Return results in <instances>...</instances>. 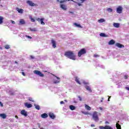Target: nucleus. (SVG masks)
Masks as SVG:
<instances>
[{"label":"nucleus","instance_id":"obj_33","mask_svg":"<svg viewBox=\"0 0 129 129\" xmlns=\"http://www.w3.org/2000/svg\"><path fill=\"white\" fill-rule=\"evenodd\" d=\"M72 2H73L74 3H75L76 4H77V5L79 6V7H80V6H82L81 3H78L75 2L73 0H72Z\"/></svg>","mask_w":129,"mask_h":129},{"label":"nucleus","instance_id":"obj_39","mask_svg":"<svg viewBox=\"0 0 129 129\" xmlns=\"http://www.w3.org/2000/svg\"><path fill=\"white\" fill-rule=\"evenodd\" d=\"M29 101H32V102H34V100H33V99L32 98H29Z\"/></svg>","mask_w":129,"mask_h":129},{"label":"nucleus","instance_id":"obj_15","mask_svg":"<svg viewBox=\"0 0 129 129\" xmlns=\"http://www.w3.org/2000/svg\"><path fill=\"white\" fill-rule=\"evenodd\" d=\"M41 116L42 118H47V117H48V114L46 113H44L41 114Z\"/></svg>","mask_w":129,"mask_h":129},{"label":"nucleus","instance_id":"obj_20","mask_svg":"<svg viewBox=\"0 0 129 129\" xmlns=\"http://www.w3.org/2000/svg\"><path fill=\"white\" fill-rule=\"evenodd\" d=\"M113 26L115 28H119V23H113Z\"/></svg>","mask_w":129,"mask_h":129},{"label":"nucleus","instance_id":"obj_38","mask_svg":"<svg viewBox=\"0 0 129 129\" xmlns=\"http://www.w3.org/2000/svg\"><path fill=\"white\" fill-rule=\"evenodd\" d=\"M25 37L26 38H28V39H32V37L29 36V35H26Z\"/></svg>","mask_w":129,"mask_h":129},{"label":"nucleus","instance_id":"obj_56","mask_svg":"<svg viewBox=\"0 0 129 129\" xmlns=\"http://www.w3.org/2000/svg\"><path fill=\"white\" fill-rule=\"evenodd\" d=\"M126 89H127V90H129V88L127 87H126Z\"/></svg>","mask_w":129,"mask_h":129},{"label":"nucleus","instance_id":"obj_43","mask_svg":"<svg viewBox=\"0 0 129 129\" xmlns=\"http://www.w3.org/2000/svg\"><path fill=\"white\" fill-rule=\"evenodd\" d=\"M94 57L95 58H97V57H99V55H98V54H94Z\"/></svg>","mask_w":129,"mask_h":129},{"label":"nucleus","instance_id":"obj_17","mask_svg":"<svg viewBox=\"0 0 129 129\" xmlns=\"http://www.w3.org/2000/svg\"><path fill=\"white\" fill-rule=\"evenodd\" d=\"M0 116L3 118V119L7 118V115L5 113L0 114Z\"/></svg>","mask_w":129,"mask_h":129},{"label":"nucleus","instance_id":"obj_57","mask_svg":"<svg viewBox=\"0 0 129 129\" xmlns=\"http://www.w3.org/2000/svg\"><path fill=\"white\" fill-rule=\"evenodd\" d=\"M91 126H92V127H93V126H94V124H92Z\"/></svg>","mask_w":129,"mask_h":129},{"label":"nucleus","instance_id":"obj_42","mask_svg":"<svg viewBox=\"0 0 129 129\" xmlns=\"http://www.w3.org/2000/svg\"><path fill=\"white\" fill-rule=\"evenodd\" d=\"M11 22L12 23V24H13V25H15V24H16V22H15V21L13 20H11Z\"/></svg>","mask_w":129,"mask_h":129},{"label":"nucleus","instance_id":"obj_29","mask_svg":"<svg viewBox=\"0 0 129 129\" xmlns=\"http://www.w3.org/2000/svg\"><path fill=\"white\" fill-rule=\"evenodd\" d=\"M100 37H107V35H105V33H101L100 34Z\"/></svg>","mask_w":129,"mask_h":129},{"label":"nucleus","instance_id":"obj_55","mask_svg":"<svg viewBox=\"0 0 129 129\" xmlns=\"http://www.w3.org/2000/svg\"><path fill=\"white\" fill-rule=\"evenodd\" d=\"M69 14H73V12H71V11H70L69 12Z\"/></svg>","mask_w":129,"mask_h":129},{"label":"nucleus","instance_id":"obj_22","mask_svg":"<svg viewBox=\"0 0 129 129\" xmlns=\"http://www.w3.org/2000/svg\"><path fill=\"white\" fill-rule=\"evenodd\" d=\"M75 81L78 83V84H81V83H80V81H79V79H78V77H76L75 78Z\"/></svg>","mask_w":129,"mask_h":129},{"label":"nucleus","instance_id":"obj_25","mask_svg":"<svg viewBox=\"0 0 129 129\" xmlns=\"http://www.w3.org/2000/svg\"><path fill=\"white\" fill-rule=\"evenodd\" d=\"M4 23V17L0 16V25Z\"/></svg>","mask_w":129,"mask_h":129},{"label":"nucleus","instance_id":"obj_49","mask_svg":"<svg viewBox=\"0 0 129 129\" xmlns=\"http://www.w3.org/2000/svg\"><path fill=\"white\" fill-rule=\"evenodd\" d=\"M81 1V3H83L84 2H85L86 0H80Z\"/></svg>","mask_w":129,"mask_h":129},{"label":"nucleus","instance_id":"obj_45","mask_svg":"<svg viewBox=\"0 0 129 129\" xmlns=\"http://www.w3.org/2000/svg\"><path fill=\"white\" fill-rule=\"evenodd\" d=\"M105 124H109V122L106 121L105 122Z\"/></svg>","mask_w":129,"mask_h":129},{"label":"nucleus","instance_id":"obj_34","mask_svg":"<svg viewBox=\"0 0 129 129\" xmlns=\"http://www.w3.org/2000/svg\"><path fill=\"white\" fill-rule=\"evenodd\" d=\"M5 49H10V45H5Z\"/></svg>","mask_w":129,"mask_h":129},{"label":"nucleus","instance_id":"obj_6","mask_svg":"<svg viewBox=\"0 0 129 129\" xmlns=\"http://www.w3.org/2000/svg\"><path fill=\"white\" fill-rule=\"evenodd\" d=\"M99 128L100 129H113V128H112L111 126L109 125H105V126H100Z\"/></svg>","mask_w":129,"mask_h":129},{"label":"nucleus","instance_id":"obj_11","mask_svg":"<svg viewBox=\"0 0 129 129\" xmlns=\"http://www.w3.org/2000/svg\"><path fill=\"white\" fill-rule=\"evenodd\" d=\"M51 44L52 45V47L53 48H56V41H55L54 39H51Z\"/></svg>","mask_w":129,"mask_h":129},{"label":"nucleus","instance_id":"obj_23","mask_svg":"<svg viewBox=\"0 0 129 129\" xmlns=\"http://www.w3.org/2000/svg\"><path fill=\"white\" fill-rule=\"evenodd\" d=\"M85 108L86 109H87V110H91V107H90V106H89L88 105H85Z\"/></svg>","mask_w":129,"mask_h":129},{"label":"nucleus","instance_id":"obj_4","mask_svg":"<svg viewBox=\"0 0 129 129\" xmlns=\"http://www.w3.org/2000/svg\"><path fill=\"white\" fill-rule=\"evenodd\" d=\"M26 3L30 7H38V4H34V3H33V2L31 1H27L26 2Z\"/></svg>","mask_w":129,"mask_h":129},{"label":"nucleus","instance_id":"obj_37","mask_svg":"<svg viewBox=\"0 0 129 129\" xmlns=\"http://www.w3.org/2000/svg\"><path fill=\"white\" fill-rule=\"evenodd\" d=\"M124 79H127V78H128V75H124Z\"/></svg>","mask_w":129,"mask_h":129},{"label":"nucleus","instance_id":"obj_5","mask_svg":"<svg viewBox=\"0 0 129 129\" xmlns=\"http://www.w3.org/2000/svg\"><path fill=\"white\" fill-rule=\"evenodd\" d=\"M33 72L34 74H36V75H38V76H40V77H44V74L40 72V71L35 70Z\"/></svg>","mask_w":129,"mask_h":129},{"label":"nucleus","instance_id":"obj_28","mask_svg":"<svg viewBox=\"0 0 129 129\" xmlns=\"http://www.w3.org/2000/svg\"><path fill=\"white\" fill-rule=\"evenodd\" d=\"M44 18H41V19H40V22H41V25H45V23L44 22Z\"/></svg>","mask_w":129,"mask_h":129},{"label":"nucleus","instance_id":"obj_8","mask_svg":"<svg viewBox=\"0 0 129 129\" xmlns=\"http://www.w3.org/2000/svg\"><path fill=\"white\" fill-rule=\"evenodd\" d=\"M60 8L62 9L63 11H67V6L64 4H60Z\"/></svg>","mask_w":129,"mask_h":129},{"label":"nucleus","instance_id":"obj_58","mask_svg":"<svg viewBox=\"0 0 129 129\" xmlns=\"http://www.w3.org/2000/svg\"><path fill=\"white\" fill-rule=\"evenodd\" d=\"M15 63H16V64H18V62L17 61H15Z\"/></svg>","mask_w":129,"mask_h":129},{"label":"nucleus","instance_id":"obj_54","mask_svg":"<svg viewBox=\"0 0 129 129\" xmlns=\"http://www.w3.org/2000/svg\"><path fill=\"white\" fill-rule=\"evenodd\" d=\"M101 102H103V98H102V100H101Z\"/></svg>","mask_w":129,"mask_h":129},{"label":"nucleus","instance_id":"obj_10","mask_svg":"<svg viewBox=\"0 0 129 129\" xmlns=\"http://www.w3.org/2000/svg\"><path fill=\"white\" fill-rule=\"evenodd\" d=\"M21 114L24 115V116H28V114L25 110H22L21 111Z\"/></svg>","mask_w":129,"mask_h":129},{"label":"nucleus","instance_id":"obj_41","mask_svg":"<svg viewBox=\"0 0 129 129\" xmlns=\"http://www.w3.org/2000/svg\"><path fill=\"white\" fill-rule=\"evenodd\" d=\"M0 106H1L2 107H4V104L1 101H0Z\"/></svg>","mask_w":129,"mask_h":129},{"label":"nucleus","instance_id":"obj_24","mask_svg":"<svg viewBox=\"0 0 129 129\" xmlns=\"http://www.w3.org/2000/svg\"><path fill=\"white\" fill-rule=\"evenodd\" d=\"M76 108L75 106H73L72 105H70V109H71V110H75Z\"/></svg>","mask_w":129,"mask_h":129},{"label":"nucleus","instance_id":"obj_18","mask_svg":"<svg viewBox=\"0 0 129 129\" xmlns=\"http://www.w3.org/2000/svg\"><path fill=\"white\" fill-rule=\"evenodd\" d=\"M20 25H25L26 24V22H25V20L24 19H21L19 21Z\"/></svg>","mask_w":129,"mask_h":129},{"label":"nucleus","instance_id":"obj_46","mask_svg":"<svg viewBox=\"0 0 129 129\" xmlns=\"http://www.w3.org/2000/svg\"><path fill=\"white\" fill-rule=\"evenodd\" d=\"M31 59H34L35 57L33 55H30Z\"/></svg>","mask_w":129,"mask_h":129},{"label":"nucleus","instance_id":"obj_40","mask_svg":"<svg viewBox=\"0 0 129 129\" xmlns=\"http://www.w3.org/2000/svg\"><path fill=\"white\" fill-rule=\"evenodd\" d=\"M78 98L79 99L80 101H82V98L81 97H80V96H78Z\"/></svg>","mask_w":129,"mask_h":129},{"label":"nucleus","instance_id":"obj_19","mask_svg":"<svg viewBox=\"0 0 129 129\" xmlns=\"http://www.w3.org/2000/svg\"><path fill=\"white\" fill-rule=\"evenodd\" d=\"M114 44H115V41L112 39L108 42L109 45H114Z\"/></svg>","mask_w":129,"mask_h":129},{"label":"nucleus","instance_id":"obj_52","mask_svg":"<svg viewBox=\"0 0 129 129\" xmlns=\"http://www.w3.org/2000/svg\"><path fill=\"white\" fill-rule=\"evenodd\" d=\"M99 109H100V110H102L103 108H102V107H99Z\"/></svg>","mask_w":129,"mask_h":129},{"label":"nucleus","instance_id":"obj_31","mask_svg":"<svg viewBox=\"0 0 129 129\" xmlns=\"http://www.w3.org/2000/svg\"><path fill=\"white\" fill-rule=\"evenodd\" d=\"M107 11L108 12V13H112V9L111 8H108Z\"/></svg>","mask_w":129,"mask_h":129},{"label":"nucleus","instance_id":"obj_36","mask_svg":"<svg viewBox=\"0 0 129 129\" xmlns=\"http://www.w3.org/2000/svg\"><path fill=\"white\" fill-rule=\"evenodd\" d=\"M30 31H31V32H36L37 29H36V28L30 29Z\"/></svg>","mask_w":129,"mask_h":129},{"label":"nucleus","instance_id":"obj_13","mask_svg":"<svg viewBox=\"0 0 129 129\" xmlns=\"http://www.w3.org/2000/svg\"><path fill=\"white\" fill-rule=\"evenodd\" d=\"M49 116L52 119H54L55 117H56V116L53 113H49Z\"/></svg>","mask_w":129,"mask_h":129},{"label":"nucleus","instance_id":"obj_53","mask_svg":"<svg viewBox=\"0 0 129 129\" xmlns=\"http://www.w3.org/2000/svg\"><path fill=\"white\" fill-rule=\"evenodd\" d=\"M15 117H16V118H17V119L19 118V117H18L17 115H16V116H15Z\"/></svg>","mask_w":129,"mask_h":129},{"label":"nucleus","instance_id":"obj_47","mask_svg":"<svg viewBox=\"0 0 129 129\" xmlns=\"http://www.w3.org/2000/svg\"><path fill=\"white\" fill-rule=\"evenodd\" d=\"M60 104H64V101H60Z\"/></svg>","mask_w":129,"mask_h":129},{"label":"nucleus","instance_id":"obj_27","mask_svg":"<svg viewBox=\"0 0 129 129\" xmlns=\"http://www.w3.org/2000/svg\"><path fill=\"white\" fill-rule=\"evenodd\" d=\"M98 23H104L105 22V20L102 18L100 19V20H98Z\"/></svg>","mask_w":129,"mask_h":129},{"label":"nucleus","instance_id":"obj_21","mask_svg":"<svg viewBox=\"0 0 129 129\" xmlns=\"http://www.w3.org/2000/svg\"><path fill=\"white\" fill-rule=\"evenodd\" d=\"M116 127L117 129H121V126L120 125V124H119V123H118V122L116 123Z\"/></svg>","mask_w":129,"mask_h":129},{"label":"nucleus","instance_id":"obj_30","mask_svg":"<svg viewBox=\"0 0 129 129\" xmlns=\"http://www.w3.org/2000/svg\"><path fill=\"white\" fill-rule=\"evenodd\" d=\"M36 109L37 110H40V106L39 105H35Z\"/></svg>","mask_w":129,"mask_h":129},{"label":"nucleus","instance_id":"obj_44","mask_svg":"<svg viewBox=\"0 0 129 129\" xmlns=\"http://www.w3.org/2000/svg\"><path fill=\"white\" fill-rule=\"evenodd\" d=\"M36 20V21H37L38 22H40V21H41V19H40V18H37Z\"/></svg>","mask_w":129,"mask_h":129},{"label":"nucleus","instance_id":"obj_50","mask_svg":"<svg viewBox=\"0 0 129 129\" xmlns=\"http://www.w3.org/2000/svg\"><path fill=\"white\" fill-rule=\"evenodd\" d=\"M38 127H39V128H41V124H39V123H38Z\"/></svg>","mask_w":129,"mask_h":129},{"label":"nucleus","instance_id":"obj_26","mask_svg":"<svg viewBox=\"0 0 129 129\" xmlns=\"http://www.w3.org/2000/svg\"><path fill=\"white\" fill-rule=\"evenodd\" d=\"M74 25L75 26H76V27H77L78 28H82V26H81V25L80 24H77L76 23H75L74 24Z\"/></svg>","mask_w":129,"mask_h":129},{"label":"nucleus","instance_id":"obj_51","mask_svg":"<svg viewBox=\"0 0 129 129\" xmlns=\"http://www.w3.org/2000/svg\"><path fill=\"white\" fill-rule=\"evenodd\" d=\"M111 96H110V97H109V98H108V101H110V98H111Z\"/></svg>","mask_w":129,"mask_h":129},{"label":"nucleus","instance_id":"obj_1","mask_svg":"<svg viewBox=\"0 0 129 129\" xmlns=\"http://www.w3.org/2000/svg\"><path fill=\"white\" fill-rule=\"evenodd\" d=\"M64 56H66V57H67L68 58H69L70 59H71L72 60H76V55H75V54H74V52H73V51H66L64 53Z\"/></svg>","mask_w":129,"mask_h":129},{"label":"nucleus","instance_id":"obj_12","mask_svg":"<svg viewBox=\"0 0 129 129\" xmlns=\"http://www.w3.org/2000/svg\"><path fill=\"white\" fill-rule=\"evenodd\" d=\"M115 46H116V47H118V48H124V45L119 43H116Z\"/></svg>","mask_w":129,"mask_h":129},{"label":"nucleus","instance_id":"obj_2","mask_svg":"<svg viewBox=\"0 0 129 129\" xmlns=\"http://www.w3.org/2000/svg\"><path fill=\"white\" fill-rule=\"evenodd\" d=\"M98 112L97 111H94L92 114V117L94 120L95 121H98L99 120V118L98 117Z\"/></svg>","mask_w":129,"mask_h":129},{"label":"nucleus","instance_id":"obj_9","mask_svg":"<svg viewBox=\"0 0 129 129\" xmlns=\"http://www.w3.org/2000/svg\"><path fill=\"white\" fill-rule=\"evenodd\" d=\"M56 78V79H57V80H55L53 81V83L54 84H57L58 83H60V80H61V79L56 76H54Z\"/></svg>","mask_w":129,"mask_h":129},{"label":"nucleus","instance_id":"obj_3","mask_svg":"<svg viewBox=\"0 0 129 129\" xmlns=\"http://www.w3.org/2000/svg\"><path fill=\"white\" fill-rule=\"evenodd\" d=\"M84 54H86V50L85 48H83L79 51L78 56L79 57H81V55Z\"/></svg>","mask_w":129,"mask_h":129},{"label":"nucleus","instance_id":"obj_14","mask_svg":"<svg viewBox=\"0 0 129 129\" xmlns=\"http://www.w3.org/2000/svg\"><path fill=\"white\" fill-rule=\"evenodd\" d=\"M16 11H17V12H18L19 14H23L24 13V10H23V9H20L19 8H17Z\"/></svg>","mask_w":129,"mask_h":129},{"label":"nucleus","instance_id":"obj_35","mask_svg":"<svg viewBox=\"0 0 129 129\" xmlns=\"http://www.w3.org/2000/svg\"><path fill=\"white\" fill-rule=\"evenodd\" d=\"M30 20H31V22H32L33 23L35 22V20L32 17H30Z\"/></svg>","mask_w":129,"mask_h":129},{"label":"nucleus","instance_id":"obj_7","mask_svg":"<svg viewBox=\"0 0 129 129\" xmlns=\"http://www.w3.org/2000/svg\"><path fill=\"white\" fill-rule=\"evenodd\" d=\"M116 12L117 14H121L122 13V7L119 6L116 9Z\"/></svg>","mask_w":129,"mask_h":129},{"label":"nucleus","instance_id":"obj_32","mask_svg":"<svg viewBox=\"0 0 129 129\" xmlns=\"http://www.w3.org/2000/svg\"><path fill=\"white\" fill-rule=\"evenodd\" d=\"M86 89H87V90H88V91H91V89L90 88V87L89 86H86Z\"/></svg>","mask_w":129,"mask_h":129},{"label":"nucleus","instance_id":"obj_59","mask_svg":"<svg viewBox=\"0 0 129 129\" xmlns=\"http://www.w3.org/2000/svg\"><path fill=\"white\" fill-rule=\"evenodd\" d=\"M40 129H44V128H43V127H41V128H40Z\"/></svg>","mask_w":129,"mask_h":129},{"label":"nucleus","instance_id":"obj_16","mask_svg":"<svg viewBox=\"0 0 129 129\" xmlns=\"http://www.w3.org/2000/svg\"><path fill=\"white\" fill-rule=\"evenodd\" d=\"M25 105L26 107H27V108H31V107H32V106H33L31 104H29L28 103H25Z\"/></svg>","mask_w":129,"mask_h":129},{"label":"nucleus","instance_id":"obj_48","mask_svg":"<svg viewBox=\"0 0 129 129\" xmlns=\"http://www.w3.org/2000/svg\"><path fill=\"white\" fill-rule=\"evenodd\" d=\"M22 74L23 75V76H26V74H25L24 72H22Z\"/></svg>","mask_w":129,"mask_h":129}]
</instances>
